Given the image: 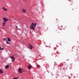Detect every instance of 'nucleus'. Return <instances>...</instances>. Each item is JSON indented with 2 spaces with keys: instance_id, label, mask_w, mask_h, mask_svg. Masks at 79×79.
Returning <instances> with one entry per match:
<instances>
[{
  "instance_id": "nucleus-1",
  "label": "nucleus",
  "mask_w": 79,
  "mask_h": 79,
  "mask_svg": "<svg viewBox=\"0 0 79 79\" xmlns=\"http://www.w3.org/2000/svg\"><path fill=\"white\" fill-rule=\"evenodd\" d=\"M23 71V69L22 68H19V73H22Z\"/></svg>"
},
{
  "instance_id": "nucleus-2",
  "label": "nucleus",
  "mask_w": 79,
  "mask_h": 79,
  "mask_svg": "<svg viewBox=\"0 0 79 79\" xmlns=\"http://www.w3.org/2000/svg\"><path fill=\"white\" fill-rule=\"evenodd\" d=\"M3 19H4V21L5 23H6V21H8V19H7L6 18H3Z\"/></svg>"
},
{
  "instance_id": "nucleus-3",
  "label": "nucleus",
  "mask_w": 79,
  "mask_h": 79,
  "mask_svg": "<svg viewBox=\"0 0 79 79\" xmlns=\"http://www.w3.org/2000/svg\"><path fill=\"white\" fill-rule=\"evenodd\" d=\"M10 58L12 59V61L13 62L15 60V58L14 57V56H10Z\"/></svg>"
},
{
  "instance_id": "nucleus-4",
  "label": "nucleus",
  "mask_w": 79,
  "mask_h": 79,
  "mask_svg": "<svg viewBox=\"0 0 79 79\" xmlns=\"http://www.w3.org/2000/svg\"><path fill=\"white\" fill-rule=\"evenodd\" d=\"M31 25L32 26H34V27H35L36 26V25H37V24L36 23H35V24L34 23H31Z\"/></svg>"
},
{
  "instance_id": "nucleus-5",
  "label": "nucleus",
  "mask_w": 79,
  "mask_h": 79,
  "mask_svg": "<svg viewBox=\"0 0 79 79\" xmlns=\"http://www.w3.org/2000/svg\"><path fill=\"white\" fill-rule=\"evenodd\" d=\"M28 45H29V47L30 48V49H32V48H33L32 46L31 45V44H29Z\"/></svg>"
},
{
  "instance_id": "nucleus-6",
  "label": "nucleus",
  "mask_w": 79,
  "mask_h": 79,
  "mask_svg": "<svg viewBox=\"0 0 79 79\" xmlns=\"http://www.w3.org/2000/svg\"><path fill=\"white\" fill-rule=\"evenodd\" d=\"M30 27L32 29H33V30H35V28H34V27L33 26H31Z\"/></svg>"
},
{
  "instance_id": "nucleus-7",
  "label": "nucleus",
  "mask_w": 79,
  "mask_h": 79,
  "mask_svg": "<svg viewBox=\"0 0 79 79\" xmlns=\"http://www.w3.org/2000/svg\"><path fill=\"white\" fill-rule=\"evenodd\" d=\"M2 9H3V10H4V11H7V9L5 8V7H2Z\"/></svg>"
},
{
  "instance_id": "nucleus-8",
  "label": "nucleus",
  "mask_w": 79,
  "mask_h": 79,
  "mask_svg": "<svg viewBox=\"0 0 79 79\" xmlns=\"http://www.w3.org/2000/svg\"><path fill=\"white\" fill-rule=\"evenodd\" d=\"M22 11L23 12V13H26V10L25 9H22Z\"/></svg>"
},
{
  "instance_id": "nucleus-9",
  "label": "nucleus",
  "mask_w": 79,
  "mask_h": 79,
  "mask_svg": "<svg viewBox=\"0 0 79 79\" xmlns=\"http://www.w3.org/2000/svg\"><path fill=\"white\" fill-rule=\"evenodd\" d=\"M9 68V65H7L5 66V68L6 69H8Z\"/></svg>"
},
{
  "instance_id": "nucleus-10",
  "label": "nucleus",
  "mask_w": 79,
  "mask_h": 79,
  "mask_svg": "<svg viewBox=\"0 0 79 79\" xmlns=\"http://www.w3.org/2000/svg\"><path fill=\"white\" fill-rule=\"evenodd\" d=\"M6 24V23H2V26H5Z\"/></svg>"
},
{
  "instance_id": "nucleus-11",
  "label": "nucleus",
  "mask_w": 79,
  "mask_h": 79,
  "mask_svg": "<svg viewBox=\"0 0 79 79\" xmlns=\"http://www.w3.org/2000/svg\"><path fill=\"white\" fill-rule=\"evenodd\" d=\"M31 68H32V66L31 65H29L28 67V69H31Z\"/></svg>"
},
{
  "instance_id": "nucleus-12",
  "label": "nucleus",
  "mask_w": 79,
  "mask_h": 79,
  "mask_svg": "<svg viewBox=\"0 0 79 79\" xmlns=\"http://www.w3.org/2000/svg\"><path fill=\"white\" fill-rule=\"evenodd\" d=\"M2 73H3V71L2 69H0V73L2 74Z\"/></svg>"
},
{
  "instance_id": "nucleus-13",
  "label": "nucleus",
  "mask_w": 79,
  "mask_h": 79,
  "mask_svg": "<svg viewBox=\"0 0 79 79\" xmlns=\"http://www.w3.org/2000/svg\"><path fill=\"white\" fill-rule=\"evenodd\" d=\"M0 50H3V48L0 47Z\"/></svg>"
},
{
  "instance_id": "nucleus-14",
  "label": "nucleus",
  "mask_w": 79,
  "mask_h": 79,
  "mask_svg": "<svg viewBox=\"0 0 79 79\" xmlns=\"http://www.w3.org/2000/svg\"><path fill=\"white\" fill-rule=\"evenodd\" d=\"M7 40H8L9 42H10V41H11V39H10V38H8Z\"/></svg>"
},
{
  "instance_id": "nucleus-15",
  "label": "nucleus",
  "mask_w": 79,
  "mask_h": 79,
  "mask_svg": "<svg viewBox=\"0 0 79 79\" xmlns=\"http://www.w3.org/2000/svg\"><path fill=\"white\" fill-rule=\"evenodd\" d=\"M6 42L7 44H9V42H8V41L6 40Z\"/></svg>"
},
{
  "instance_id": "nucleus-16",
  "label": "nucleus",
  "mask_w": 79,
  "mask_h": 79,
  "mask_svg": "<svg viewBox=\"0 0 79 79\" xmlns=\"http://www.w3.org/2000/svg\"><path fill=\"white\" fill-rule=\"evenodd\" d=\"M3 40H4L5 41L6 40V38H4Z\"/></svg>"
},
{
  "instance_id": "nucleus-17",
  "label": "nucleus",
  "mask_w": 79,
  "mask_h": 79,
  "mask_svg": "<svg viewBox=\"0 0 79 79\" xmlns=\"http://www.w3.org/2000/svg\"><path fill=\"white\" fill-rule=\"evenodd\" d=\"M40 66V65H37V67H38V68H39V67Z\"/></svg>"
},
{
  "instance_id": "nucleus-18",
  "label": "nucleus",
  "mask_w": 79,
  "mask_h": 79,
  "mask_svg": "<svg viewBox=\"0 0 79 79\" xmlns=\"http://www.w3.org/2000/svg\"><path fill=\"white\" fill-rule=\"evenodd\" d=\"M14 79H18V78H14Z\"/></svg>"
},
{
  "instance_id": "nucleus-19",
  "label": "nucleus",
  "mask_w": 79,
  "mask_h": 79,
  "mask_svg": "<svg viewBox=\"0 0 79 79\" xmlns=\"http://www.w3.org/2000/svg\"><path fill=\"white\" fill-rule=\"evenodd\" d=\"M16 27L17 28H18V27L17 26H16Z\"/></svg>"
},
{
  "instance_id": "nucleus-20",
  "label": "nucleus",
  "mask_w": 79,
  "mask_h": 79,
  "mask_svg": "<svg viewBox=\"0 0 79 79\" xmlns=\"http://www.w3.org/2000/svg\"><path fill=\"white\" fill-rule=\"evenodd\" d=\"M69 2H71V0H69Z\"/></svg>"
},
{
  "instance_id": "nucleus-21",
  "label": "nucleus",
  "mask_w": 79,
  "mask_h": 79,
  "mask_svg": "<svg viewBox=\"0 0 79 79\" xmlns=\"http://www.w3.org/2000/svg\"><path fill=\"white\" fill-rule=\"evenodd\" d=\"M72 4H73V3H72L71 4V5H72Z\"/></svg>"
},
{
  "instance_id": "nucleus-22",
  "label": "nucleus",
  "mask_w": 79,
  "mask_h": 79,
  "mask_svg": "<svg viewBox=\"0 0 79 79\" xmlns=\"http://www.w3.org/2000/svg\"><path fill=\"white\" fill-rule=\"evenodd\" d=\"M26 1H27V0H25Z\"/></svg>"
},
{
  "instance_id": "nucleus-23",
  "label": "nucleus",
  "mask_w": 79,
  "mask_h": 79,
  "mask_svg": "<svg viewBox=\"0 0 79 79\" xmlns=\"http://www.w3.org/2000/svg\"><path fill=\"white\" fill-rule=\"evenodd\" d=\"M0 31H1L0 30Z\"/></svg>"
},
{
  "instance_id": "nucleus-24",
  "label": "nucleus",
  "mask_w": 79,
  "mask_h": 79,
  "mask_svg": "<svg viewBox=\"0 0 79 79\" xmlns=\"http://www.w3.org/2000/svg\"><path fill=\"white\" fill-rule=\"evenodd\" d=\"M69 1V0H68Z\"/></svg>"
}]
</instances>
